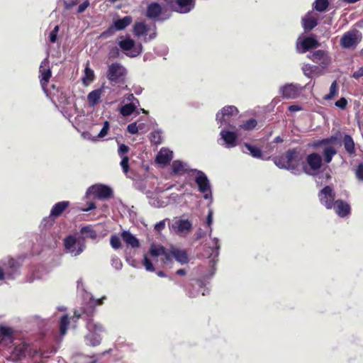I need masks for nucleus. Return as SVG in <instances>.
Returning a JSON list of instances; mask_svg holds the SVG:
<instances>
[{
  "label": "nucleus",
  "mask_w": 363,
  "mask_h": 363,
  "mask_svg": "<svg viewBox=\"0 0 363 363\" xmlns=\"http://www.w3.org/2000/svg\"><path fill=\"white\" fill-rule=\"evenodd\" d=\"M274 163L281 169L292 172L298 171L303 156L300 148L289 149L283 155L273 157Z\"/></svg>",
  "instance_id": "f257e3e1"
},
{
  "label": "nucleus",
  "mask_w": 363,
  "mask_h": 363,
  "mask_svg": "<svg viewBox=\"0 0 363 363\" xmlns=\"http://www.w3.org/2000/svg\"><path fill=\"white\" fill-rule=\"evenodd\" d=\"M65 248L72 255L77 256L86 248L84 238H76L74 235H69L64 239Z\"/></svg>",
  "instance_id": "f03ea898"
},
{
  "label": "nucleus",
  "mask_w": 363,
  "mask_h": 363,
  "mask_svg": "<svg viewBox=\"0 0 363 363\" xmlns=\"http://www.w3.org/2000/svg\"><path fill=\"white\" fill-rule=\"evenodd\" d=\"M111 194V188L103 184H95L87 189L86 198L87 199H105L110 197Z\"/></svg>",
  "instance_id": "7ed1b4c3"
},
{
  "label": "nucleus",
  "mask_w": 363,
  "mask_h": 363,
  "mask_svg": "<svg viewBox=\"0 0 363 363\" xmlns=\"http://www.w3.org/2000/svg\"><path fill=\"white\" fill-rule=\"evenodd\" d=\"M87 328L89 330H94V332H90L85 336L86 344L89 346L95 347L101 343V337L96 332H101L103 330V326L100 324H96L93 323L91 319H89L87 322Z\"/></svg>",
  "instance_id": "20e7f679"
},
{
  "label": "nucleus",
  "mask_w": 363,
  "mask_h": 363,
  "mask_svg": "<svg viewBox=\"0 0 363 363\" xmlns=\"http://www.w3.org/2000/svg\"><path fill=\"white\" fill-rule=\"evenodd\" d=\"M118 45L121 50L125 52V55L130 57H138L143 51L141 43L136 44L133 40L129 38L121 40Z\"/></svg>",
  "instance_id": "39448f33"
},
{
  "label": "nucleus",
  "mask_w": 363,
  "mask_h": 363,
  "mask_svg": "<svg viewBox=\"0 0 363 363\" xmlns=\"http://www.w3.org/2000/svg\"><path fill=\"white\" fill-rule=\"evenodd\" d=\"M192 172L196 174L195 182L198 186L199 191L204 194V199H208L211 196V189L207 176L202 171L196 169L192 170Z\"/></svg>",
  "instance_id": "423d86ee"
},
{
  "label": "nucleus",
  "mask_w": 363,
  "mask_h": 363,
  "mask_svg": "<svg viewBox=\"0 0 363 363\" xmlns=\"http://www.w3.org/2000/svg\"><path fill=\"white\" fill-rule=\"evenodd\" d=\"M39 79L43 90L48 93V84L52 77V72L49 67V61L48 58L44 59L39 68Z\"/></svg>",
  "instance_id": "0eeeda50"
},
{
  "label": "nucleus",
  "mask_w": 363,
  "mask_h": 363,
  "mask_svg": "<svg viewBox=\"0 0 363 363\" xmlns=\"http://www.w3.org/2000/svg\"><path fill=\"white\" fill-rule=\"evenodd\" d=\"M319 200L327 209H332L334 206L335 194L330 186H325L318 194Z\"/></svg>",
  "instance_id": "6e6552de"
},
{
  "label": "nucleus",
  "mask_w": 363,
  "mask_h": 363,
  "mask_svg": "<svg viewBox=\"0 0 363 363\" xmlns=\"http://www.w3.org/2000/svg\"><path fill=\"white\" fill-rule=\"evenodd\" d=\"M238 109L235 106H225L220 112L216 114V121L220 123V125L226 124L230 118L235 116L238 113Z\"/></svg>",
  "instance_id": "1a4fd4ad"
},
{
  "label": "nucleus",
  "mask_w": 363,
  "mask_h": 363,
  "mask_svg": "<svg viewBox=\"0 0 363 363\" xmlns=\"http://www.w3.org/2000/svg\"><path fill=\"white\" fill-rule=\"evenodd\" d=\"M308 57L313 62L320 64L323 67H325L331 62L330 57L327 52L323 50H318L308 55Z\"/></svg>",
  "instance_id": "9d476101"
},
{
  "label": "nucleus",
  "mask_w": 363,
  "mask_h": 363,
  "mask_svg": "<svg viewBox=\"0 0 363 363\" xmlns=\"http://www.w3.org/2000/svg\"><path fill=\"white\" fill-rule=\"evenodd\" d=\"M3 265L8 279H13L16 275L19 274L18 270L21 264L15 259L9 258L7 262H4Z\"/></svg>",
  "instance_id": "9b49d317"
},
{
  "label": "nucleus",
  "mask_w": 363,
  "mask_h": 363,
  "mask_svg": "<svg viewBox=\"0 0 363 363\" xmlns=\"http://www.w3.org/2000/svg\"><path fill=\"white\" fill-rule=\"evenodd\" d=\"M126 74L127 71L124 67L115 63V86L118 84L120 89H127V85H125Z\"/></svg>",
  "instance_id": "f8f14e48"
},
{
  "label": "nucleus",
  "mask_w": 363,
  "mask_h": 363,
  "mask_svg": "<svg viewBox=\"0 0 363 363\" xmlns=\"http://www.w3.org/2000/svg\"><path fill=\"white\" fill-rule=\"evenodd\" d=\"M319 45L316 39L312 37H306L301 42H297L296 49L299 53H305L308 50L315 48Z\"/></svg>",
  "instance_id": "ddd939ff"
},
{
  "label": "nucleus",
  "mask_w": 363,
  "mask_h": 363,
  "mask_svg": "<svg viewBox=\"0 0 363 363\" xmlns=\"http://www.w3.org/2000/svg\"><path fill=\"white\" fill-rule=\"evenodd\" d=\"M357 43V33L354 31L345 33L340 40V45L344 48H355Z\"/></svg>",
  "instance_id": "4468645a"
},
{
  "label": "nucleus",
  "mask_w": 363,
  "mask_h": 363,
  "mask_svg": "<svg viewBox=\"0 0 363 363\" xmlns=\"http://www.w3.org/2000/svg\"><path fill=\"white\" fill-rule=\"evenodd\" d=\"M333 204V208L340 217L345 218L350 213V206L346 201L337 199L335 201Z\"/></svg>",
  "instance_id": "2eb2a0df"
},
{
  "label": "nucleus",
  "mask_w": 363,
  "mask_h": 363,
  "mask_svg": "<svg viewBox=\"0 0 363 363\" xmlns=\"http://www.w3.org/2000/svg\"><path fill=\"white\" fill-rule=\"evenodd\" d=\"M194 283L200 289L204 287L205 286L203 281L200 279H192L189 282L186 283L184 285V289L186 291V294L191 298L196 297L199 295V291L194 290Z\"/></svg>",
  "instance_id": "dca6fc26"
},
{
  "label": "nucleus",
  "mask_w": 363,
  "mask_h": 363,
  "mask_svg": "<svg viewBox=\"0 0 363 363\" xmlns=\"http://www.w3.org/2000/svg\"><path fill=\"white\" fill-rule=\"evenodd\" d=\"M220 135L225 141L227 147L231 148L237 145L238 135L235 132L223 130Z\"/></svg>",
  "instance_id": "f3484780"
},
{
  "label": "nucleus",
  "mask_w": 363,
  "mask_h": 363,
  "mask_svg": "<svg viewBox=\"0 0 363 363\" xmlns=\"http://www.w3.org/2000/svg\"><path fill=\"white\" fill-rule=\"evenodd\" d=\"M306 162L311 169L313 171H317L320 169L323 164L320 155L315 152L309 154L306 157Z\"/></svg>",
  "instance_id": "a211bd4d"
},
{
  "label": "nucleus",
  "mask_w": 363,
  "mask_h": 363,
  "mask_svg": "<svg viewBox=\"0 0 363 363\" xmlns=\"http://www.w3.org/2000/svg\"><path fill=\"white\" fill-rule=\"evenodd\" d=\"M172 174L184 175L192 172L193 169H189L188 165L180 160H174L172 164Z\"/></svg>",
  "instance_id": "6ab92c4d"
},
{
  "label": "nucleus",
  "mask_w": 363,
  "mask_h": 363,
  "mask_svg": "<svg viewBox=\"0 0 363 363\" xmlns=\"http://www.w3.org/2000/svg\"><path fill=\"white\" fill-rule=\"evenodd\" d=\"M177 8L175 11L180 13H186L195 6L194 0H176Z\"/></svg>",
  "instance_id": "aec40b11"
},
{
  "label": "nucleus",
  "mask_w": 363,
  "mask_h": 363,
  "mask_svg": "<svg viewBox=\"0 0 363 363\" xmlns=\"http://www.w3.org/2000/svg\"><path fill=\"white\" fill-rule=\"evenodd\" d=\"M69 201H63L56 203L50 211V217L57 218L69 207Z\"/></svg>",
  "instance_id": "412c9836"
},
{
  "label": "nucleus",
  "mask_w": 363,
  "mask_h": 363,
  "mask_svg": "<svg viewBox=\"0 0 363 363\" xmlns=\"http://www.w3.org/2000/svg\"><path fill=\"white\" fill-rule=\"evenodd\" d=\"M162 11V8L158 3H151L147 8L146 16L149 18L155 19L161 15Z\"/></svg>",
  "instance_id": "4be33fe9"
},
{
  "label": "nucleus",
  "mask_w": 363,
  "mask_h": 363,
  "mask_svg": "<svg viewBox=\"0 0 363 363\" xmlns=\"http://www.w3.org/2000/svg\"><path fill=\"white\" fill-rule=\"evenodd\" d=\"M105 92V87L102 86L91 91L87 96L89 104L91 106H94L100 102L101 94Z\"/></svg>",
  "instance_id": "5701e85b"
},
{
  "label": "nucleus",
  "mask_w": 363,
  "mask_h": 363,
  "mask_svg": "<svg viewBox=\"0 0 363 363\" xmlns=\"http://www.w3.org/2000/svg\"><path fill=\"white\" fill-rule=\"evenodd\" d=\"M342 144L345 151L350 155L353 156L356 154L355 144L351 135L345 134L342 139Z\"/></svg>",
  "instance_id": "b1692460"
},
{
  "label": "nucleus",
  "mask_w": 363,
  "mask_h": 363,
  "mask_svg": "<svg viewBox=\"0 0 363 363\" xmlns=\"http://www.w3.org/2000/svg\"><path fill=\"white\" fill-rule=\"evenodd\" d=\"M281 92L284 97L286 99H295L299 94V90L297 86L293 84H288L281 88Z\"/></svg>",
  "instance_id": "393cba45"
},
{
  "label": "nucleus",
  "mask_w": 363,
  "mask_h": 363,
  "mask_svg": "<svg viewBox=\"0 0 363 363\" xmlns=\"http://www.w3.org/2000/svg\"><path fill=\"white\" fill-rule=\"evenodd\" d=\"M172 159V152L168 150H161L156 157V162L162 164H167Z\"/></svg>",
  "instance_id": "a878e982"
},
{
  "label": "nucleus",
  "mask_w": 363,
  "mask_h": 363,
  "mask_svg": "<svg viewBox=\"0 0 363 363\" xmlns=\"http://www.w3.org/2000/svg\"><path fill=\"white\" fill-rule=\"evenodd\" d=\"M121 238L128 245L131 246L133 248L140 246L139 240L128 231H123L121 233Z\"/></svg>",
  "instance_id": "bb28decb"
},
{
  "label": "nucleus",
  "mask_w": 363,
  "mask_h": 363,
  "mask_svg": "<svg viewBox=\"0 0 363 363\" xmlns=\"http://www.w3.org/2000/svg\"><path fill=\"white\" fill-rule=\"evenodd\" d=\"M172 227L179 233H184L190 231L192 228V224L189 220H176Z\"/></svg>",
  "instance_id": "cd10ccee"
},
{
  "label": "nucleus",
  "mask_w": 363,
  "mask_h": 363,
  "mask_svg": "<svg viewBox=\"0 0 363 363\" xmlns=\"http://www.w3.org/2000/svg\"><path fill=\"white\" fill-rule=\"evenodd\" d=\"M95 78L94 72V71L90 68L89 63L87 62L86 64L84 70V74L82 78V83L85 86H88L91 82L94 81Z\"/></svg>",
  "instance_id": "c85d7f7f"
},
{
  "label": "nucleus",
  "mask_w": 363,
  "mask_h": 363,
  "mask_svg": "<svg viewBox=\"0 0 363 363\" xmlns=\"http://www.w3.org/2000/svg\"><path fill=\"white\" fill-rule=\"evenodd\" d=\"M172 255L173 257L179 262L182 264H186L189 262V258L186 252L184 250H182L177 248H172Z\"/></svg>",
  "instance_id": "c756f323"
},
{
  "label": "nucleus",
  "mask_w": 363,
  "mask_h": 363,
  "mask_svg": "<svg viewBox=\"0 0 363 363\" xmlns=\"http://www.w3.org/2000/svg\"><path fill=\"white\" fill-rule=\"evenodd\" d=\"M80 233L82 236L79 238H90L91 240H96L97 238V233L91 225H86L81 228Z\"/></svg>",
  "instance_id": "7c9ffc66"
},
{
  "label": "nucleus",
  "mask_w": 363,
  "mask_h": 363,
  "mask_svg": "<svg viewBox=\"0 0 363 363\" xmlns=\"http://www.w3.org/2000/svg\"><path fill=\"white\" fill-rule=\"evenodd\" d=\"M132 22V17L126 16L123 18L115 20V30H121L129 26Z\"/></svg>",
  "instance_id": "2f4dec72"
},
{
  "label": "nucleus",
  "mask_w": 363,
  "mask_h": 363,
  "mask_svg": "<svg viewBox=\"0 0 363 363\" xmlns=\"http://www.w3.org/2000/svg\"><path fill=\"white\" fill-rule=\"evenodd\" d=\"M69 323L70 322L68 315L65 314L60 318L59 322V328L61 336H64L67 333Z\"/></svg>",
  "instance_id": "473e14b6"
},
{
  "label": "nucleus",
  "mask_w": 363,
  "mask_h": 363,
  "mask_svg": "<svg viewBox=\"0 0 363 363\" xmlns=\"http://www.w3.org/2000/svg\"><path fill=\"white\" fill-rule=\"evenodd\" d=\"M337 140V138L335 136H331L330 138H323L322 140H317L313 141L312 144L310 145V147L313 148H318L319 147L326 145L328 144L334 143Z\"/></svg>",
  "instance_id": "72a5a7b5"
},
{
  "label": "nucleus",
  "mask_w": 363,
  "mask_h": 363,
  "mask_svg": "<svg viewBox=\"0 0 363 363\" xmlns=\"http://www.w3.org/2000/svg\"><path fill=\"white\" fill-rule=\"evenodd\" d=\"M148 31L147 26L143 22H138L133 26V33L136 36L146 35Z\"/></svg>",
  "instance_id": "f704fd0d"
},
{
  "label": "nucleus",
  "mask_w": 363,
  "mask_h": 363,
  "mask_svg": "<svg viewBox=\"0 0 363 363\" xmlns=\"http://www.w3.org/2000/svg\"><path fill=\"white\" fill-rule=\"evenodd\" d=\"M302 23L305 30H311L318 25V21L315 17L311 16L303 18Z\"/></svg>",
  "instance_id": "c9c22d12"
},
{
  "label": "nucleus",
  "mask_w": 363,
  "mask_h": 363,
  "mask_svg": "<svg viewBox=\"0 0 363 363\" xmlns=\"http://www.w3.org/2000/svg\"><path fill=\"white\" fill-rule=\"evenodd\" d=\"M323 154L325 162L326 163H330L332 161L333 157L337 154V151L333 147L329 146L326 147L323 150Z\"/></svg>",
  "instance_id": "e433bc0d"
},
{
  "label": "nucleus",
  "mask_w": 363,
  "mask_h": 363,
  "mask_svg": "<svg viewBox=\"0 0 363 363\" xmlns=\"http://www.w3.org/2000/svg\"><path fill=\"white\" fill-rule=\"evenodd\" d=\"M244 146L247 148V150L250 152V154L252 157L255 158H262V152L260 148L253 146L249 143H245Z\"/></svg>",
  "instance_id": "4c0bfd02"
},
{
  "label": "nucleus",
  "mask_w": 363,
  "mask_h": 363,
  "mask_svg": "<svg viewBox=\"0 0 363 363\" xmlns=\"http://www.w3.org/2000/svg\"><path fill=\"white\" fill-rule=\"evenodd\" d=\"M136 108L137 106L134 103H129L120 108V113L123 116H128L135 111Z\"/></svg>",
  "instance_id": "58836bf2"
},
{
  "label": "nucleus",
  "mask_w": 363,
  "mask_h": 363,
  "mask_svg": "<svg viewBox=\"0 0 363 363\" xmlns=\"http://www.w3.org/2000/svg\"><path fill=\"white\" fill-rule=\"evenodd\" d=\"M166 249L162 245H156L152 244L149 250V253L152 257H159L165 253Z\"/></svg>",
  "instance_id": "ea45409f"
},
{
  "label": "nucleus",
  "mask_w": 363,
  "mask_h": 363,
  "mask_svg": "<svg viewBox=\"0 0 363 363\" xmlns=\"http://www.w3.org/2000/svg\"><path fill=\"white\" fill-rule=\"evenodd\" d=\"M338 92V86L337 82L335 80L330 85V92L326 94L323 99L325 100H330L336 96Z\"/></svg>",
  "instance_id": "a19ab883"
},
{
  "label": "nucleus",
  "mask_w": 363,
  "mask_h": 363,
  "mask_svg": "<svg viewBox=\"0 0 363 363\" xmlns=\"http://www.w3.org/2000/svg\"><path fill=\"white\" fill-rule=\"evenodd\" d=\"M329 6L328 0H315L314 9L319 12L325 11Z\"/></svg>",
  "instance_id": "79ce46f5"
},
{
  "label": "nucleus",
  "mask_w": 363,
  "mask_h": 363,
  "mask_svg": "<svg viewBox=\"0 0 363 363\" xmlns=\"http://www.w3.org/2000/svg\"><path fill=\"white\" fill-rule=\"evenodd\" d=\"M257 125V121L254 118H250L243 122L240 128L245 130H253Z\"/></svg>",
  "instance_id": "37998d69"
},
{
  "label": "nucleus",
  "mask_w": 363,
  "mask_h": 363,
  "mask_svg": "<svg viewBox=\"0 0 363 363\" xmlns=\"http://www.w3.org/2000/svg\"><path fill=\"white\" fill-rule=\"evenodd\" d=\"M13 330L12 328L6 326H0V335L3 337L11 338Z\"/></svg>",
  "instance_id": "c03bdc74"
},
{
  "label": "nucleus",
  "mask_w": 363,
  "mask_h": 363,
  "mask_svg": "<svg viewBox=\"0 0 363 363\" xmlns=\"http://www.w3.org/2000/svg\"><path fill=\"white\" fill-rule=\"evenodd\" d=\"M151 143L158 145L162 143V136L160 131H154L151 133L150 135Z\"/></svg>",
  "instance_id": "a18cd8bd"
},
{
  "label": "nucleus",
  "mask_w": 363,
  "mask_h": 363,
  "mask_svg": "<svg viewBox=\"0 0 363 363\" xmlns=\"http://www.w3.org/2000/svg\"><path fill=\"white\" fill-rule=\"evenodd\" d=\"M143 263L147 271L154 272L155 270L151 260L147 257V255H144Z\"/></svg>",
  "instance_id": "49530a36"
},
{
  "label": "nucleus",
  "mask_w": 363,
  "mask_h": 363,
  "mask_svg": "<svg viewBox=\"0 0 363 363\" xmlns=\"http://www.w3.org/2000/svg\"><path fill=\"white\" fill-rule=\"evenodd\" d=\"M355 177L359 182H363V163H359L354 171Z\"/></svg>",
  "instance_id": "de8ad7c7"
},
{
  "label": "nucleus",
  "mask_w": 363,
  "mask_h": 363,
  "mask_svg": "<svg viewBox=\"0 0 363 363\" xmlns=\"http://www.w3.org/2000/svg\"><path fill=\"white\" fill-rule=\"evenodd\" d=\"M122 158L121 162V166L123 171L127 173L129 170V157L128 156L121 157Z\"/></svg>",
  "instance_id": "09e8293b"
},
{
  "label": "nucleus",
  "mask_w": 363,
  "mask_h": 363,
  "mask_svg": "<svg viewBox=\"0 0 363 363\" xmlns=\"http://www.w3.org/2000/svg\"><path fill=\"white\" fill-rule=\"evenodd\" d=\"M109 128H110L109 122L107 121H104L103 128H101V130L99 133L98 137L99 138H104V136H106L107 135V133H108V131Z\"/></svg>",
  "instance_id": "8fccbe9b"
},
{
  "label": "nucleus",
  "mask_w": 363,
  "mask_h": 363,
  "mask_svg": "<svg viewBox=\"0 0 363 363\" xmlns=\"http://www.w3.org/2000/svg\"><path fill=\"white\" fill-rule=\"evenodd\" d=\"M162 255L164 256V258L162 259L164 264L172 263L173 258V255H172V249H170L169 251L165 250V253Z\"/></svg>",
  "instance_id": "3c124183"
},
{
  "label": "nucleus",
  "mask_w": 363,
  "mask_h": 363,
  "mask_svg": "<svg viewBox=\"0 0 363 363\" xmlns=\"http://www.w3.org/2000/svg\"><path fill=\"white\" fill-rule=\"evenodd\" d=\"M130 148L125 144H121L119 145L118 153L121 157L126 156L125 155L129 152Z\"/></svg>",
  "instance_id": "603ef678"
},
{
  "label": "nucleus",
  "mask_w": 363,
  "mask_h": 363,
  "mask_svg": "<svg viewBox=\"0 0 363 363\" xmlns=\"http://www.w3.org/2000/svg\"><path fill=\"white\" fill-rule=\"evenodd\" d=\"M335 105L337 108H339L342 110H344L346 108V107L347 106V101L345 97H342L335 102Z\"/></svg>",
  "instance_id": "864d4df0"
},
{
  "label": "nucleus",
  "mask_w": 363,
  "mask_h": 363,
  "mask_svg": "<svg viewBox=\"0 0 363 363\" xmlns=\"http://www.w3.org/2000/svg\"><path fill=\"white\" fill-rule=\"evenodd\" d=\"M127 131L130 134H137L138 133V126L137 125V123L134 122L130 123L127 127Z\"/></svg>",
  "instance_id": "5fc2aeb1"
},
{
  "label": "nucleus",
  "mask_w": 363,
  "mask_h": 363,
  "mask_svg": "<svg viewBox=\"0 0 363 363\" xmlns=\"http://www.w3.org/2000/svg\"><path fill=\"white\" fill-rule=\"evenodd\" d=\"M58 31H59V26H56L54 28V29L50 32L49 39L51 43L56 42Z\"/></svg>",
  "instance_id": "6e6d98bb"
},
{
  "label": "nucleus",
  "mask_w": 363,
  "mask_h": 363,
  "mask_svg": "<svg viewBox=\"0 0 363 363\" xmlns=\"http://www.w3.org/2000/svg\"><path fill=\"white\" fill-rule=\"evenodd\" d=\"M109 60H110V57L108 58V70L107 72V77L111 82H113V63H110Z\"/></svg>",
  "instance_id": "4d7b16f0"
},
{
  "label": "nucleus",
  "mask_w": 363,
  "mask_h": 363,
  "mask_svg": "<svg viewBox=\"0 0 363 363\" xmlns=\"http://www.w3.org/2000/svg\"><path fill=\"white\" fill-rule=\"evenodd\" d=\"M96 208L95 203L93 201H87L86 204L84 207L81 208L82 211H89L90 210L94 209Z\"/></svg>",
  "instance_id": "13d9d810"
},
{
  "label": "nucleus",
  "mask_w": 363,
  "mask_h": 363,
  "mask_svg": "<svg viewBox=\"0 0 363 363\" xmlns=\"http://www.w3.org/2000/svg\"><path fill=\"white\" fill-rule=\"evenodd\" d=\"M165 228V221L164 220L160 221L159 223H156L155 225V230L157 233H160L162 230H164Z\"/></svg>",
  "instance_id": "bf43d9fd"
},
{
  "label": "nucleus",
  "mask_w": 363,
  "mask_h": 363,
  "mask_svg": "<svg viewBox=\"0 0 363 363\" xmlns=\"http://www.w3.org/2000/svg\"><path fill=\"white\" fill-rule=\"evenodd\" d=\"M89 6V1H84L83 3H82L79 7H78V9H77V13H83L86 9L87 7Z\"/></svg>",
  "instance_id": "052dcab7"
},
{
  "label": "nucleus",
  "mask_w": 363,
  "mask_h": 363,
  "mask_svg": "<svg viewBox=\"0 0 363 363\" xmlns=\"http://www.w3.org/2000/svg\"><path fill=\"white\" fill-rule=\"evenodd\" d=\"M352 77L354 78V79H359L361 77H363V67H361L360 68H359L357 71H355L353 74H352Z\"/></svg>",
  "instance_id": "680f3d73"
},
{
  "label": "nucleus",
  "mask_w": 363,
  "mask_h": 363,
  "mask_svg": "<svg viewBox=\"0 0 363 363\" xmlns=\"http://www.w3.org/2000/svg\"><path fill=\"white\" fill-rule=\"evenodd\" d=\"M206 222L208 225H211L213 222V213L210 211L207 216Z\"/></svg>",
  "instance_id": "e2e57ef3"
},
{
  "label": "nucleus",
  "mask_w": 363,
  "mask_h": 363,
  "mask_svg": "<svg viewBox=\"0 0 363 363\" xmlns=\"http://www.w3.org/2000/svg\"><path fill=\"white\" fill-rule=\"evenodd\" d=\"M6 276V274L4 268L0 267V281H3Z\"/></svg>",
  "instance_id": "0e129e2a"
},
{
  "label": "nucleus",
  "mask_w": 363,
  "mask_h": 363,
  "mask_svg": "<svg viewBox=\"0 0 363 363\" xmlns=\"http://www.w3.org/2000/svg\"><path fill=\"white\" fill-rule=\"evenodd\" d=\"M112 29H113V24L109 26V28L107 30V32H104L103 33H101V37L106 38V36H108V34L111 32Z\"/></svg>",
  "instance_id": "69168bd1"
},
{
  "label": "nucleus",
  "mask_w": 363,
  "mask_h": 363,
  "mask_svg": "<svg viewBox=\"0 0 363 363\" xmlns=\"http://www.w3.org/2000/svg\"><path fill=\"white\" fill-rule=\"evenodd\" d=\"M121 242L119 238L115 236V249H118V248L121 247Z\"/></svg>",
  "instance_id": "338daca9"
},
{
  "label": "nucleus",
  "mask_w": 363,
  "mask_h": 363,
  "mask_svg": "<svg viewBox=\"0 0 363 363\" xmlns=\"http://www.w3.org/2000/svg\"><path fill=\"white\" fill-rule=\"evenodd\" d=\"M289 109L291 111H296L301 110V108L298 105H291L289 106Z\"/></svg>",
  "instance_id": "774afa93"
}]
</instances>
